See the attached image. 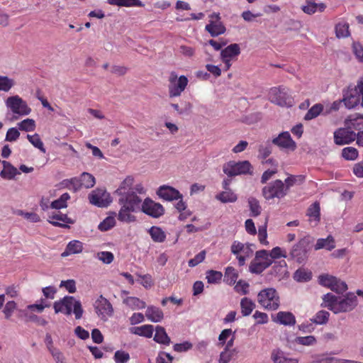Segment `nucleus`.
Listing matches in <instances>:
<instances>
[{"label": "nucleus", "instance_id": "1", "mask_svg": "<svg viewBox=\"0 0 363 363\" xmlns=\"http://www.w3.org/2000/svg\"><path fill=\"white\" fill-rule=\"evenodd\" d=\"M53 308L55 313H62L69 315L73 312L76 319H80L84 312L81 302L73 296H68L55 301Z\"/></svg>", "mask_w": 363, "mask_h": 363}, {"label": "nucleus", "instance_id": "2", "mask_svg": "<svg viewBox=\"0 0 363 363\" xmlns=\"http://www.w3.org/2000/svg\"><path fill=\"white\" fill-rule=\"evenodd\" d=\"M342 101L348 109L355 108L359 104L363 107V77L357 82L356 86H350L343 93Z\"/></svg>", "mask_w": 363, "mask_h": 363}, {"label": "nucleus", "instance_id": "3", "mask_svg": "<svg viewBox=\"0 0 363 363\" xmlns=\"http://www.w3.org/2000/svg\"><path fill=\"white\" fill-rule=\"evenodd\" d=\"M258 303L265 309L276 311L280 305L279 296L274 288L261 290L257 295Z\"/></svg>", "mask_w": 363, "mask_h": 363}, {"label": "nucleus", "instance_id": "4", "mask_svg": "<svg viewBox=\"0 0 363 363\" xmlns=\"http://www.w3.org/2000/svg\"><path fill=\"white\" fill-rule=\"evenodd\" d=\"M252 166L249 161H229L223 166V172L229 177L240 174H252Z\"/></svg>", "mask_w": 363, "mask_h": 363}, {"label": "nucleus", "instance_id": "5", "mask_svg": "<svg viewBox=\"0 0 363 363\" xmlns=\"http://www.w3.org/2000/svg\"><path fill=\"white\" fill-rule=\"evenodd\" d=\"M269 100L278 106L291 107L294 99L286 87H273L269 91Z\"/></svg>", "mask_w": 363, "mask_h": 363}, {"label": "nucleus", "instance_id": "6", "mask_svg": "<svg viewBox=\"0 0 363 363\" xmlns=\"http://www.w3.org/2000/svg\"><path fill=\"white\" fill-rule=\"evenodd\" d=\"M168 91L170 98L179 96L185 90L189 80L184 75L178 77L175 72H172L168 78Z\"/></svg>", "mask_w": 363, "mask_h": 363}, {"label": "nucleus", "instance_id": "7", "mask_svg": "<svg viewBox=\"0 0 363 363\" xmlns=\"http://www.w3.org/2000/svg\"><path fill=\"white\" fill-rule=\"evenodd\" d=\"M262 195L266 200L273 199H281L286 194V189L285 188L284 183L280 179L270 182L262 189Z\"/></svg>", "mask_w": 363, "mask_h": 363}, {"label": "nucleus", "instance_id": "8", "mask_svg": "<svg viewBox=\"0 0 363 363\" xmlns=\"http://www.w3.org/2000/svg\"><path fill=\"white\" fill-rule=\"evenodd\" d=\"M6 105L13 114L21 116L30 114L31 108L27 103L18 95L9 96L6 100Z\"/></svg>", "mask_w": 363, "mask_h": 363}, {"label": "nucleus", "instance_id": "9", "mask_svg": "<svg viewBox=\"0 0 363 363\" xmlns=\"http://www.w3.org/2000/svg\"><path fill=\"white\" fill-rule=\"evenodd\" d=\"M311 243L310 237H304L292 247L290 255L299 264L303 263L307 259L309 245Z\"/></svg>", "mask_w": 363, "mask_h": 363}, {"label": "nucleus", "instance_id": "10", "mask_svg": "<svg viewBox=\"0 0 363 363\" xmlns=\"http://www.w3.org/2000/svg\"><path fill=\"white\" fill-rule=\"evenodd\" d=\"M319 282L321 285L330 289L337 294H342L347 290V285L345 281L331 275H320Z\"/></svg>", "mask_w": 363, "mask_h": 363}, {"label": "nucleus", "instance_id": "11", "mask_svg": "<svg viewBox=\"0 0 363 363\" xmlns=\"http://www.w3.org/2000/svg\"><path fill=\"white\" fill-rule=\"evenodd\" d=\"M357 305V298L352 293H348L345 298L339 297L337 303L333 307L334 313H346L352 311Z\"/></svg>", "mask_w": 363, "mask_h": 363}, {"label": "nucleus", "instance_id": "12", "mask_svg": "<svg viewBox=\"0 0 363 363\" xmlns=\"http://www.w3.org/2000/svg\"><path fill=\"white\" fill-rule=\"evenodd\" d=\"M91 204L98 207H107L111 203L110 194L104 189H96L89 195Z\"/></svg>", "mask_w": 363, "mask_h": 363}, {"label": "nucleus", "instance_id": "13", "mask_svg": "<svg viewBox=\"0 0 363 363\" xmlns=\"http://www.w3.org/2000/svg\"><path fill=\"white\" fill-rule=\"evenodd\" d=\"M356 138L354 131L347 126L337 128L334 132V143L337 145L350 144L354 141Z\"/></svg>", "mask_w": 363, "mask_h": 363}, {"label": "nucleus", "instance_id": "14", "mask_svg": "<svg viewBox=\"0 0 363 363\" xmlns=\"http://www.w3.org/2000/svg\"><path fill=\"white\" fill-rule=\"evenodd\" d=\"M141 210L144 213L155 218H160L164 213V208L160 203L149 198H146L143 202Z\"/></svg>", "mask_w": 363, "mask_h": 363}, {"label": "nucleus", "instance_id": "15", "mask_svg": "<svg viewBox=\"0 0 363 363\" xmlns=\"http://www.w3.org/2000/svg\"><path fill=\"white\" fill-rule=\"evenodd\" d=\"M209 23L206 26V30L212 37H216L225 32V28L220 21L219 13H213L209 16Z\"/></svg>", "mask_w": 363, "mask_h": 363}, {"label": "nucleus", "instance_id": "16", "mask_svg": "<svg viewBox=\"0 0 363 363\" xmlns=\"http://www.w3.org/2000/svg\"><path fill=\"white\" fill-rule=\"evenodd\" d=\"M94 308L99 317L104 320H106L108 317L112 315L113 312L111 303L102 296H100L95 301Z\"/></svg>", "mask_w": 363, "mask_h": 363}, {"label": "nucleus", "instance_id": "17", "mask_svg": "<svg viewBox=\"0 0 363 363\" xmlns=\"http://www.w3.org/2000/svg\"><path fill=\"white\" fill-rule=\"evenodd\" d=\"M142 203V199L133 191H128L127 194H123L120 196L118 199L119 204L128 206L132 211H136L140 208Z\"/></svg>", "mask_w": 363, "mask_h": 363}, {"label": "nucleus", "instance_id": "18", "mask_svg": "<svg viewBox=\"0 0 363 363\" xmlns=\"http://www.w3.org/2000/svg\"><path fill=\"white\" fill-rule=\"evenodd\" d=\"M158 196L165 201H172L183 198L182 194L172 186L163 185L157 191Z\"/></svg>", "mask_w": 363, "mask_h": 363}, {"label": "nucleus", "instance_id": "19", "mask_svg": "<svg viewBox=\"0 0 363 363\" xmlns=\"http://www.w3.org/2000/svg\"><path fill=\"white\" fill-rule=\"evenodd\" d=\"M272 143L281 149L294 151L296 148V143L292 140L289 132L281 133L278 137L272 140Z\"/></svg>", "mask_w": 363, "mask_h": 363}, {"label": "nucleus", "instance_id": "20", "mask_svg": "<svg viewBox=\"0 0 363 363\" xmlns=\"http://www.w3.org/2000/svg\"><path fill=\"white\" fill-rule=\"evenodd\" d=\"M48 221L55 226H60L62 228H69L66 223H74V220L67 217L66 214L61 212L52 213L49 216Z\"/></svg>", "mask_w": 363, "mask_h": 363}, {"label": "nucleus", "instance_id": "21", "mask_svg": "<svg viewBox=\"0 0 363 363\" xmlns=\"http://www.w3.org/2000/svg\"><path fill=\"white\" fill-rule=\"evenodd\" d=\"M345 125L358 132L363 130V115L355 113L349 116L345 121Z\"/></svg>", "mask_w": 363, "mask_h": 363}, {"label": "nucleus", "instance_id": "22", "mask_svg": "<svg viewBox=\"0 0 363 363\" xmlns=\"http://www.w3.org/2000/svg\"><path fill=\"white\" fill-rule=\"evenodd\" d=\"M273 320L284 325H294L296 323L295 316L291 312H279Z\"/></svg>", "mask_w": 363, "mask_h": 363}, {"label": "nucleus", "instance_id": "23", "mask_svg": "<svg viewBox=\"0 0 363 363\" xmlns=\"http://www.w3.org/2000/svg\"><path fill=\"white\" fill-rule=\"evenodd\" d=\"M320 204L317 201L312 203L307 210L306 215L309 217V221L311 223H313L314 225H316L320 221Z\"/></svg>", "mask_w": 363, "mask_h": 363}, {"label": "nucleus", "instance_id": "24", "mask_svg": "<svg viewBox=\"0 0 363 363\" xmlns=\"http://www.w3.org/2000/svg\"><path fill=\"white\" fill-rule=\"evenodd\" d=\"M4 169L0 173V176L6 179L11 180L16 175L20 174L18 169L7 161H2Z\"/></svg>", "mask_w": 363, "mask_h": 363}, {"label": "nucleus", "instance_id": "25", "mask_svg": "<svg viewBox=\"0 0 363 363\" xmlns=\"http://www.w3.org/2000/svg\"><path fill=\"white\" fill-rule=\"evenodd\" d=\"M240 53V48L238 44L233 43L227 46L225 49L221 50L220 57L221 59L230 60Z\"/></svg>", "mask_w": 363, "mask_h": 363}, {"label": "nucleus", "instance_id": "26", "mask_svg": "<svg viewBox=\"0 0 363 363\" xmlns=\"http://www.w3.org/2000/svg\"><path fill=\"white\" fill-rule=\"evenodd\" d=\"M325 8L326 6L323 3L316 4L315 0H306V5L303 6L302 10L307 14H313L317 11L322 12Z\"/></svg>", "mask_w": 363, "mask_h": 363}, {"label": "nucleus", "instance_id": "27", "mask_svg": "<svg viewBox=\"0 0 363 363\" xmlns=\"http://www.w3.org/2000/svg\"><path fill=\"white\" fill-rule=\"evenodd\" d=\"M83 245L82 243L79 240H72L69 242L65 250L61 255L62 257H65L72 254H78L82 252Z\"/></svg>", "mask_w": 363, "mask_h": 363}, {"label": "nucleus", "instance_id": "28", "mask_svg": "<svg viewBox=\"0 0 363 363\" xmlns=\"http://www.w3.org/2000/svg\"><path fill=\"white\" fill-rule=\"evenodd\" d=\"M121 206L118 212V219L121 222L131 223L135 220V216L132 214L133 211L128 206L120 204Z\"/></svg>", "mask_w": 363, "mask_h": 363}, {"label": "nucleus", "instance_id": "29", "mask_svg": "<svg viewBox=\"0 0 363 363\" xmlns=\"http://www.w3.org/2000/svg\"><path fill=\"white\" fill-rule=\"evenodd\" d=\"M146 317L154 323L160 322L163 318V312L157 307L149 306L145 313Z\"/></svg>", "mask_w": 363, "mask_h": 363}, {"label": "nucleus", "instance_id": "30", "mask_svg": "<svg viewBox=\"0 0 363 363\" xmlns=\"http://www.w3.org/2000/svg\"><path fill=\"white\" fill-rule=\"evenodd\" d=\"M272 264V261L268 260H253L250 265V270L252 273L260 274L265 269L269 267Z\"/></svg>", "mask_w": 363, "mask_h": 363}, {"label": "nucleus", "instance_id": "31", "mask_svg": "<svg viewBox=\"0 0 363 363\" xmlns=\"http://www.w3.org/2000/svg\"><path fill=\"white\" fill-rule=\"evenodd\" d=\"M335 247V240L333 236L329 235L327 238H320L317 240L315 245V250H318L325 248L329 251L332 250Z\"/></svg>", "mask_w": 363, "mask_h": 363}, {"label": "nucleus", "instance_id": "32", "mask_svg": "<svg viewBox=\"0 0 363 363\" xmlns=\"http://www.w3.org/2000/svg\"><path fill=\"white\" fill-rule=\"evenodd\" d=\"M153 331L154 328L152 325H145L140 327H134L130 329L132 333L148 338L152 336Z\"/></svg>", "mask_w": 363, "mask_h": 363}, {"label": "nucleus", "instance_id": "33", "mask_svg": "<svg viewBox=\"0 0 363 363\" xmlns=\"http://www.w3.org/2000/svg\"><path fill=\"white\" fill-rule=\"evenodd\" d=\"M154 340L164 345H169L170 343V338L167 335L164 328L159 325L155 328Z\"/></svg>", "mask_w": 363, "mask_h": 363}, {"label": "nucleus", "instance_id": "34", "mask_svg": "<svg viewBox=\"0 0 363 363\" xmlns=\"http://www.w3.org/2000/svg\"><path fill=\"white\" fill-rule=\"evenodd\" d=\"M123 303L133 310L145 308L146 306L145 302L137 297L133 296L125 298Z\"/></svg>", "mask_w": 363, "mask_h": 363}, {"label": "nucleus", "instance_id": "35", "mask_svg": "<svg viewBox=\"0 0 363 363\" xmlns=\"http://www.w3.org/2000/svg\"><path fill=\"white\" fill-rule=\"evenodd\" d=\"M149 233L154 242H163L165 240L166 234L160 227H151Z\"/></svg>", "mask_w": 363, "mask_h": 363}, {"label": "nucleus", "instance_id": "36", "mask_svg": "<svg viewBox=\"0 0 363 363\" xmlns=\"http://www.w3.org/2000/svg\"><path fill=\"white\" fill-rule=\"evenodd\" d=\"M241 313L244 316L249 315L255 307V303L250 298L245 297L240 301Z\"/></svg>", "mask_w": 363, "mask_h": 363}, {"label": "nucleus", "instance_id": "37", "mask_svg": "<svg viewBox=\"0 0 363 363\" xmlns=\"http://www.w3.org/2000/svg\"><path fill=\"white\" fill-rule=\"evenodd\" d=\"M216 199L222 203H233L237 200V196L231 190L224 191L216 196Z\"/></svg>", "mask_w": 363, "mask_h": 363}, {"label": "nucleus", "instance_id": "38", "mask_svg": "<svg viewBox=\"0 0 363 363\" xmlns=\"http://www.w3.org/2000/svg\"><path fill=\"white\" fill-rule=\"evenodd\" d=\"M324 111L323 106L320 104H316L313 106L304 116L306 121L312 120L318 116Z\"/></svg>", "mask_w": 363, "mask_h": 363}, {"label": "nucleus", "instance_id": "39", "mask_svg": "<svg viewBox=\"0 0 363 363\" xmlns=\"http://www.w3.org/2000/svg\"><path fill=\"white\" fill-rule=\"evenodd\" d=\"M305 177L302 175H290L284 180V185L285 188L286 189V193H288V191L289 188L293 186L294 185L298 184H300L303 183L304 181Z\"/></svg>", "mask_w": 363, "mask_h": 363}, {"label": "nucleus", "instance_id": "40", "mask_svg": "<svg viewBox=\"0 0 363 363\" xmlns=\"http://www.w3.org/2000/svg\"><path fill=\"white\" fill-rule=\"evenodd\" d=\"M133 184V179L130 177H128L121 184L119 188L116 191V194L120 196L123 194H127L128 191H131L130 187L132 186Z\"/></svg>", "mask_w": 363, "mask_h": 363}, {"label": "nucleus", "instance_id": "41", "mask_svg": "<svg viewBox=\"0 0 363 363\" xmlns=\"http://www.w3.org/2000/svg\"><path fill=\"white\" fill-rule=\"evenodd\" d=\"M237 354L236 349H224L220 354L219 363H228Z\"/></svg>", "mask_w": 363, "mask_h": 363}, {"label": "nucleus", "instance_id": "42", "mask_svg": "<svg viewBox=\"0 0 363 363\" xmlns=\"http://www.w3.org/2000/svg\"><path fill=\"white\" fill-rule=\"evenodd\" d=\"M80 179L82 186L86 189L93 187L96 182L94 177L88 172H83L80 176Z\"/></svg>", "mask_w": 363, "mask_h": 363}, {"label": "nucleus", "instance_id": "43", "mask_svg": "<svg viewBox=\"0 0 363 363\" xmlns=\"http://www.w3.org/2000/svg\"><path fill=\"white\" fill-rule=\"evenodd\" d=\"M224 277L225 282L231 285L234 284L236 282V280L238 277V274L233 267H228L225 269Z\"/></svg>", "mask_w": 363, "mask_h": 363}, {"label": "nucleus", "instance_id": "44", "mask_svg": "<svg viewBox=\"0 0 363 363\" xmlns=\"http://www.w3.org/2000/svg\"><path fill=\"white\" fill-rule=\"evenodd\" d=\"M335 34L337 38H347L350 35L349 25L346 23H337L335 26Z\"/></svg>", "mask_w": 363, "mask_h": 363}, {"label": "nucleus", "instance_id": "45", "mask_svg": "<svg viewBox=\"0 0 363 363\" xmlns=\"http://www.w3.org/2000/svg\"><path fill=\"white\" fill-rule=\"evenodd\" d=\"M294 279L297 281H309L311 279V272L304 269H298L294 274Z\"/></svg>", "mask_w": 363, "mask_h": 363}, {"label": "nucleus", "instance_id": "46", "mask_svg": "<svg viewBox=\"0 0 363 363\" xmlns=\"http://www.w3.org/2000/svg\"><path fill=\"white\" fill-rule=\"evenodd\" d=\"M15 84L13 79H10L6 76L0 75V91L5 92L9 91Z\"/></svg>", "mask_w": 363, "mask_h": 363}, {"label": "nucleus", "instance_id": "47", "mask_svg": "<svg viewBox=\"0 0 363 363\" xmlns=\"http://www.w3.org/2000/svg\"><path fill=\"white\" fill-rule=\"evenodd\" d=\"M27 138L34 147L38 148L42 152L45 153V149L44 147L43 143L42 142L38 134L35 133L33 135H28Z\"/></svg>", "mask_w": 363, "mask_h": 363}, {"label": "nucleus", "instance_id": "48", "mask_svg": "<svg viewBox=\"0 0 363 363\" xmlns=\"http://www.w3.org/2000/svg\"><path fill=\"white\" fill-rule=\"evenodd\" d=\"M18 127L21 130L33 131L35 128V122L33 119L26 118L18 123Z\"/></svg>", "mask_w": 363, "mask_h": 363}, {"label": "nucleus", "instance_id": "49", "mask_svg": "<svg viewBox=\"0 0 363 363\" xmlns=\"http://www.w3.org/2000/svg\"><path fill=\"white\" fill-rule=\"evenodd\" d=\"M250 245L246 247L242 242L234 241L231 245V252L235 255H238L240 252H242L245 254L249 253Z\"/></svg>", "mask_w": 363, "mask_h": 363}, {"label": "nucleus", "instance_id": "50", "mask_svg": "<svg viewBox=\"0 0 363 363\" xmlns=\"http://www.w3.org/2000/svg\"><path fill=\"white\" fill-rule=\"evenodd\" d=\"M248 204L250 207V210L251 211V215L252 216H257L261 213V206L259 205V201L253 197H250L248 199Z\"/></svg>", "mask_w": 363, "mask_h": 363}, {"label": "nucleus", "instance_id": "51", "mask_svg": "<svg viewBox=\"0 0 363 363\" xmlns=\"http://www.w3.org/2000/svg\"><path fill=\"white\" fill-rule=\"evenodd\" d=\"M50 306V303H46L43 299H41L40 303L28 305L24 311H26V313H27V311L42 313L45 308H48Z\"/></svg>", "mask_w": 363, "mask_h": 363}, {"label": "nucleus", "instance_id": "52", "mask_svg": "<svg viewBox=\"0 0 363 363\" xmlns=\"http://www.w3.org/2000/svg\"><path fill=\"white\" fill-rule=\"evenodd\" d=\"M323 299L326 304L325 306L333 311V307L337 303L339 297L331 293H328L324 295Z\"/></svg>", "mask_w": 363, "mask_h": 363}, {"label": "nucleus", "instance_id": "53", "mask_svg": "<svg viewBox=\"0 0 363 363\" xmlns=\"http://www.w3.org/2000/svg\"><path fill=\"white\" fill-rule=\"evenodd\" d=\"M223 274L220 272L209 270L207 272L206 279L209 284L218 283L222 279Z\"/></svg>", "mask_w": 363, "mask_h": 363}, {"label": "nucleus", "instance_id": "54", "mask_svg": "<svg viewBox=\"0 0 363 363\" xmlns=\"http://www.w3.org/2000/svg\"><path fill=\"white\" fill-rule=\"evenodd\" d=\"M342 155L345 160H354L358 156V151L354 147H345L342 150Z\"/></svg>", "mask_w": 363, "mask_h": 363}, {"label": "nucleus", "instance_id": "55", "mask_svg": "<svg viewBox=\"0 0 363 363\" xmlns=\"http://www.w3.org/2000/svg\"><path fill=\"white\" fill-rule=\"evenodd\" d=\"M116 221L113 217H107L99 225V229L101 231H106L115 225Z\"/></svg>", "mask_w": 363, "mask_h": 363}, {"label": "nucleus", "instance_id": "56", "mask_svg": "<svg viewBox=\"0 0 363 363\" xmlns=\"http://www.w3.org/2000/svg\"><path fill=\"white\" fill-rule=\"evenodd\" d=\"M24 313V315L26 317V321H30L34 322L37 323L39 325L45 326L48 324V321L36 315H28L27 313H26V311H22Z\"/></svg>", "mask_w": 363, "mask_h": 363}, {"label": "nucleus", "instance_id": "57", "mask_svg": "<svg viewBox=\"0 0 363 363\" xmlns=\"http://www.w3.org/2000/svg\"><path fill=\"white\" fill-rule=\"evenodd\" d=\"M96 257L104 264H110L113 260V255L111 252H100L96 254Z\"/></svg>", "mask_w": 363, "mask_h": 363}, {"label": "nucleus", "instance_id": "58", "mask_svg": "<svg viewBox=\"0 0 363 363\" xmlns=\"http://www.w3.org/2000/svg\"><path fill=\"white\" fill-rule=\"evenodd\" d=\"M16 308V302H14L13 301H8L6 303V305L4 308V310H3V313L5 315V318L6 319H9L11 317V315Z\"/></svg>", "mask_w": 363, "mask_h": 363}, {"label": "nucleus", "instance_id": "59", "mask_svg": "<svg viewBox=\"0 0 363 363\" xmlns=\"http://www.w3.org/2000/svg\"><path fill=\"white\" fill-rule=\"evenodd\" d=\"M114 359L116 363H125L130 359V355L126 352L118 350L114 354Z\"/></svg>", "mask_w": 363, "mask_h": 363}, {"label": "nucleus", "instance_id": "60", "mask_svg": "<svg viewBox=\"0 0 363 363\" xmlns=\"http://www.w3.org/2000/svg\"><path fill=\"white\" fill-rule=\"evenodd\" d=\"M329 313L325 311H320L317 313L313 322L317 324H325L328 320Z\"/></svg>", "mask_w": 363, "mask_h": 363}, {"label": "nucleus", "instance_id": "61", "mask_svg": "<svg viewBox=\"0 0 363 363\" xmlns=\"http://www.w3.org/2000/svg\"><path fill=\"white\" fill-rule=\"evenodd\" d=\"M206 257V251L202 250L198 255H196L194 258L189 259L188 264L190 267H194L198 265L199 263L202 262Z\"/></svg>", "mask_w": 363, "mask_h": 363}, {"label": "nucleus", "instance_id": "62", "mask_svg": "<svg viewBox=\"0 0 363 363\" xmlns=\"http://www.w3.org/2000/svg\"><path fill=\"white\" fill-rule=\"evenodd\" d=\"M20 136L19 131L15 128H11L8 130L6 135V140L9 142L16 141Z\"/></svg>", "mask_w": 363, "mask_h": 363}, {"label": "nucleus", "instance_id": "63", "mask_svg": "<svg viewBox=\"0 0 363 363\" xmlns=\"http://www.w3.org/2000/svg\"><path fill=\"white\" fill-rule=\"evenodd\" d=\"M272 359L274 363H285L288 360L284 357L283 352L280 350L274 351L272 354Z\"/></svg>", "mask_w": 363, "mask_h": 363}, {"label": "nucleus", "instance_id": "64", "mask_svg": "<svg viewBox=\"0 0 363 363\" xmlns=\"http://www.w3.org/2000/svg\"><path fill=\"white\" fill-rule=\"evenodd\" d=\"M352 49L356 57L363 62V46L359 43H353Z\"/></svg>", "mask_w": 363, "mask_h": 363}]
</instances>
